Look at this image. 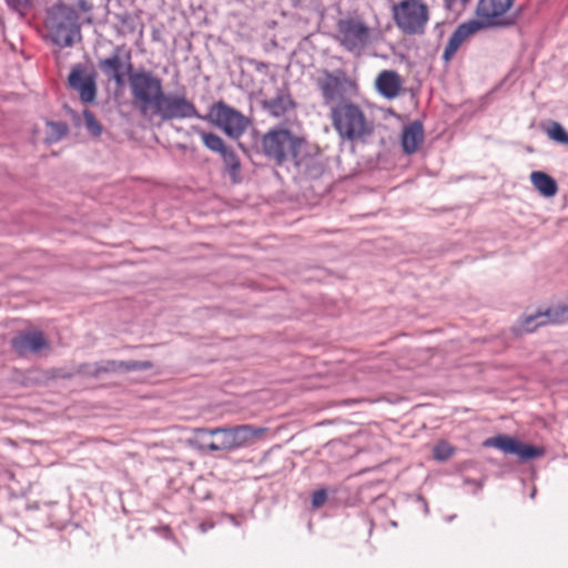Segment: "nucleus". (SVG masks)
Wrapping results in <instances>:
<instances>
[{
  "label": "nucleus",
  "instance_id": "1",
  "mask_svg": "<svg viewBox=\"0 0 568 568\" xmlns=\"http://www.w3.org/2000/svg\"><path fill=\"white\" fill-rule=\"evenodd\" d=\"M305 144L303 136L281 125L265 132L260 142L263 155L278 166L287 162L300 165L301 152Z\"/></svg>",
  "mask_w": 568,
  "mask_h": 568
},
{
  "label": "nucleus",
  "instance_id": "2",
  "mask_svg": "<svg viewBox=\"0 0 568 568\" xmlns=\"http://www.w3.org/2000/svg\"><path fill=\"white\" fill-rule=\"evenodd\" d=\"M128 62V81L134 106L143 116H149L163 93V81L146 69L133 70L131 52H125Z\"/></svg>",
  "mask_w": 568,
  "mask_h": 568
},
{
  "label": "nucleus",
  "instance_id": "3",
  "mask_svg": "<svg viewBox=\"0 0 568 568\" xmlns=\"http://www.w3.org/2000/svg\"><path fill=\"white\" fill-rule=\"evenodd\" d=\"M329 118L333 128L343 140L362 141L374 131V125L365 112L352 101L343 100L332 106Z\"/></svg>",
  "mask_w": 568,
  "mask_h": 568
},
{
  "label": "nucleus",
  "instance_id": "4",
  "mask_svg": "<svg viewBox=\"0 0 568 568\" xmlns=\"http://www.w3.org/2000/svg\"><path fill=\"white\" fill-rule=\"evenodd\" d=\"M373 38L374 29L361 16H346L336 21L334 40L349 53L361 55Z\"/></svg>",
  "mask_w": 568,
  "mask_h": 568
},
{
  "label": "nucleus",
  "instance_id": "5",
  "mask_svg": "<svg viewBox=\"0 0 568 568\" xmlns=\"http://www.w3.org/2000/svg\"><path fill=\"white\" fill-rule=\"evenodd\" d=\"M396 27L408 36L423 34L430 12L424 0H400L392 8Z\"/></svg>",
  "mask_w": 568,
  "mask_h": 568
},
{
  "label": "nucleus",
  "instance_id": "6",
  "mask_svg": "<svg viewBox=\"0 0 568 568\" xmlns=\"http://www.w3.org/2000/svg\"><path fill=\"white\" fill-rule=\"evenodd\" d=\"M205 119L234 140L240 139L250 125L247 116L224 101L213 103Z\"/></svg>",
  "mask_w": 568,
  "mask_h": 568
},
{
  "label": "nucleus",
  "instance_id": "7",
  "mask_svg": "<svg viewBox=\"0 0 568 568\" xmlns=\"http://www.w3.org/2000/svg\"><path fill=\"white\" fill-rule=\"evenodd\" d=\"M516 0H478L475 9L477 19L487 27L511 26L517 19L513 13Z\"/></svg>",
  "mask_w": 568,
  "mask_h": 568
},
{
  "label": "nucleus",
  "instance_id": "8",
  "mask_svg": "<svg viewBox=\"0 0 568 568\" xmlns=\"http://www.w3.org/2000/svg\"><path fill=\"white\" fill-rule=\"evenodd\" d=\"M152 113L159 115L162 121L201 118L195 104L184 94H164V92Z\"/></svg>",
  "mask_w": 568,
  "mask_h": 568
},
{
  "label": "nucleus",
  "instance_id": "9",
  "mask_svg": "<svg viewBox=\"0 0 568 568\" xmlns=\"http://www.w3.org/2000/svg\"><path fill=\"white\" fill-rule=\"evenodd\" d=\"M316 84L322 93L325 103H331L342 97L346 90H356L357 84L351 80L344 71L331 72L323 71V75L317 79Z\"/></svg>",
  "mask_w": 568,
  "mask_h": 568
},
{
  "label": "nucleus",
  "instance_id": "10",
  "mask_svg": "<svg viewBox=\"0 0 568 568\" xmlns=\"http://www.w3.org/2000/svg\"><path fill=\"white\" fill-rule=\"evenodd\" d=\"M485 446L495 447L506 454L517 455L521 460H529L544 455V449L524 444L507 435H498L484 442Z\"/></svg>",
  "mask_w": 568,
  "mask_h": 568
},
{
  "label": "nucleus",
  "instance_id": "11",
  "mask_svg": "<svg viewBox=\"0 0 568 568\" xmlns=\"http://www.w3.org/2000/svg\"><path fill=\"white\" fill-rule=\"evenodd\" d=\"M485 446L495 447L506 454L517 455L521 460H529L544 455V449L524 444L507 435H498L484 442Z\"/></svg>",
  "mask_w": 568,
  "mask_h": 568
},
{
  "label": "nucleus",
  "instance_id": "12",
  "mask_svg": "<svg viewBox=\"0 0 568 568\" xmlns=\"http://www.w3.org/2000/svg\"><path fill=\"white\" fill-rule=\"evenodd\" d=\"M195 439L200 443V449L209 452H231L232 442L229 428H200L195 430Z\"/></svg>",
  "mask_w": 568,
  "mask_h": 568
},
{
  "label": "nucleus",
  "instance_id": "13",
  "mask_svg": "<svg viewBox=\"0 0 568 568\" xmlns=\"http://www.w3.org/2000/svg\"><path fill=\"white\" fill-rule=\"evenodd\" d=\"M484 28L486 27L478 19H471L459 24L450 36L448 43L445 47L443 59L446 62L450 61L459 48Z\"/></svg>",
  "mask_w": 568,
  "mask_h": 568
},
{
  "label": "nucleus",
  "instance_id": "14",
  "mask_svg": "<svg viewBox=\"0 0 568 568\" xmlns=\"http://www.w3.org/2000/svg\"><path fill=\"white\" fill-rule=\"evenodd\" d=\"M68 82L70 88L79 93V97L83 103H91L97 97V85L94 78L88 75L81 65L72 68Z\"/></svg>",
  "mask_w": 568,
  "mask_h": 568
},
{
  "label": "nucleus",
  "instance_id": "15",
  "mask_svg": "<svg viewBox=\"0 0 568 568\" xmlns=\"http://www.w3.org/2000/svg\"><path fill=\"white\" fill-rule=\"evenodd\" d=\"M12 346L17 352L38 353L49 347V341L42 331L30 328L20 332L12 339Z\"/></svg>",
  "mask_w": 568,
  "mask_h": 568
},
{
  "label": "nucleus",
  "instance_id": "16",
  "mask_svg": "<svg viewBox=\"0 0 568 568\" xmlns=\"http://www.w3.org/2000/svg\"><path fill=\"white\" fill-rule=\"evenodd\" d=\"M122 50V47H116L110 57L101 59L98 63L102 73L109 80H113L118 87H122L124 84L125 73L123 72V69L125 68L128 70L126 58L124 57L123 60L120 54Z\"/></svg>",
  "mask_w": 568,
  "mask_h": 568
},
{
  "label": "nucleus",
  "instance_id": "17",
  "mask_svg": "<svg viewBox=\"0 0 568 568\" xmlns=\"http://www.w3.org/2000/svg\"><path fill=\"white\" fill-rule=\"evenodd\" d=\"M267 433L266 427H255L248 424L229 428L233 450L263 439Z\"/></svg>",
  "mask_w": 568,
  "mask_h": 568
},
{
  "label": "nucleus",
  "instance_id": "18",
  "mask_svg": "<svg viewBox=\"0 0 568 568\" xmlns=\"http://www.w3.org/2000/svg\"><path fill=\"white\" fill-rule=\"evenodd\" d=\"M262 108L270 115L282 118L296 109V102L287 89H282L274 98L263 100Z\"/></svg>",
  "mask_w": 568,
  "mask_h": 568
},
{
  "label": "nucleus",
  "instance_id": "19",
  "mask_svg": "<svg viewBox=\"0 0 568 568\" xmlns=\"http://www.w3.org/2000/svg\"><path fill=\"white\" fill-rule=\"evenodd\" d=\"M375 87L381 95L392 100L399 95L403 80L396 71L383 70L376 77Z\"/></svg>",
  "mask_w": 568,
  "mask_h": 568
},
{
  "label": "nucleus",
  "instance_id": "20",
  "mask_svg": "<svg viewBox=\"0 0 568 568\" xmlns=\"http://www.w3.org/2000/svg\"><path fill=\"white\" fill-rule=\"evenodd\" d=\"M551 313H554V307L548 308L545 312H537L536 314L527 315L517 322V324L514 326V332L516 334L531 333L539 326L547 324H558V322L554 321Z\"/></svg>",
  "mask_w": 568,
  "mask_h": 568
},
{
  "label": "nucleus",
  "instance_id": "21",
  "mask_svg": "<svg viewBox=\"0 0 568 568\" xmlns=\"http://www.w3.org/2000/svg\"><path fill=\"white\" fill-rule=\"evenodd\" d=\"M424 128L419 121H414L404 128L402 146L406 154H414L424 142Z\"/></svg>",
  "mask_w": 568,
  "mask_h": 568
},
{
  "label": "nucleus",
  "instance_id": "22",
  "mask_svg": "<svg viewBox=\"0 0 568 568\" xmlns=\"http://www.w3.org/2000/svg\"><path fill=\"white\" fill-rule=\"evenodd\" d=\"M51 32L52 41L60 47H71L74 43L75 37L81 38L80 26H68L47 23Z\"/></svg>",
  "mask_w": 568,
  "mask_h": 568
},
{
  "label": "nucleus",
  "instance_id": "23",
  "mask_svg": "<svg viewBox=\"0 0 568 568\" xmlns=\"http://www.w3.org/2000/svg\"><path fill=\"white\" fill-rule=\"evenodd\" d=\"M530 182L534 187L545 197H552L558 192L556 180L541 171H534L530 174Z\"/></svg>",
  "mask_w": 568,
  "mask_h": 568
},
{
  "label": "nucleus",
  "instance_id": "24",
  "mask_svg": "<svg viewBox=\"0 0 568 568\" xmlns=\"http://www.w3.org/2000/svg\"><path fill=\"white\" fill-rule=\"evenodd\" d=\"M78 21L79 14L73 8L65 4H58L52 9L47 23L79 26Z\"/></svg>",
  "mask_w": 568,
  "mask_h": 568
},
{
  "label": "nucleus",
  "instance_id": "25",
  "mask_svg": "<svg viewBox=\"0 0 568 568\" xmlns=\"http://www.w3.org/2000/svg\"><path fill=\"white\" fill-rule=\"evenodd\" d=\"M220 154L233 181L236 182L241 170V161L237 154L229 146H226Z\"/></svg>",
  "mask_w": 568,
  "mask_h": 568
},
{
  "label": "nucleus",
  "instance_id": "26",
  "mask_svg": "<svg viewBox=\"0 0 568 568\" xmlns=\"http://www.w3.org/2000/svg\"><path fill=\"white\" fill-rule=\"evenodd\" d=\"M544 130L550 140L568 145V132L559 122L550 121Z\"/></svg>",
  "mask_w": 568,
  "mask_h": 568
},
{
  "label": "nucleus",
  "instance_id": "27",
  "mask_svg": "<svg viewBox=\"0 0 568 568\" xmlns=\"http://www.w3.org/2000/svg\"><path fill=\"white\" fill-rule=\"evenodd\" d=\"M203 144L211 151L221 153L225 148V143L221 136L215 133H209L203 130H196Z\"/></svg>",
  "mask_w": 568,
  "mask_h": 568
},
{
  "label": "nucleus",
  "instance_id": "28",
  "mask_svg": "<svg viewBox=\"0 0 568 568\" xmlns=\"http://www.w3.org/2000/svg\"><path fill=\"white\" fill-rule=\"evenodd\" d=\"M48 133L45 141L53 143L62 139L68 133V125L62 122H47Z\"/></svg>",
  "mask_w": 568,
  "mask_h": 568
},
{
  "label": "nucleus",
  "instance_id": "29",
  "mask_svg": "<svg viewBox=\"0 0 568 568\" xmlns=\"http://www.w3.org/2000/svg\"><path fill=\"white\" fill-rule=\"evenodd\" d=\"M454 453L455 448L447 442H439L433 448V456L439 462L449 459Z\"/></svg>",
  "mask_w": 568,
  "mask_h": 568
},
{
  "label": "nucleus",
  "instance_id": "30",
  "mask_svg": "<svg viewBox=\"0 0 568 568\" xmlns=\"http://www.w3.org/2000/svg\"><path fill=\"white\" fill-rule=\"evenodd\" d=\"M470 0H444V6L449 11H463Z\"/></svg>",
  "mask_w": 568,
  "mask_h": 568
},
{
  "label": "nucleus",
  "instance_id": "31",
  "mask_svg": "<svg viewBox=\"0 0 568 568\" xmlns=\"http://www.w3.org/2000/svg\"><path fill=\"white\" fill-rule=\"evenodd\" d=\"M554 321L559 323L568 321V305L554 306Z\"/></svg>",
  "mask_w": 568,
  "mask_h": 568
},
{
  "label": "nucleus",
  "instance_id": "32",
  "mask_svg": "<svg viewBox=\"0 0 568 568\" xmlns=\"http://www.w3.org/2000/svg\"><path fill=\"white\" fill-rule=\"evenodd\" d=\"M84 118L87 122L88 129L94 134L99 135L101 133V126L99 125L98 121L95 120L94 115L91 112H84Z\"/></svg>",
  "mask_w": 568,
  "mask_h": 568
},
{
  "label": "nucleus",
  "instance_id": "33",
  "mask_svg": "<svg viewBox=\"0 0 568 568\" xmlns=\"http://www.w3.org/2000/svg\"><path fill=\"white\" fill-rule=\"evenodd\" d=\"M326 499H327V494L324 489L316 490L312 495V505L314 508H320L321 506H323L325 504Z\"/></svg>",
  "mask_w": 568,
  "mask_h": 568
},
{
  "label": "nucleus",
  "instance_id": "34",
  "mask_svg": "<svg viewBox=\"0 0 568 568\" xmlns=\"http://www.w3.org/2000/svg\"><path fill=\"white\" fill-rule=\"evenodd\" d=\"M10 3L14 4L17 8H26L29 3V0H9Z\"/></svg>",
  "mask_w": 568,
  "mask_h": 568
},
{
  "label": "nucleus",
  "instance_id": "35",
  "mask_svg": "<svg viewBox=\"0 0 568 568\" xmlns=\"http://www.w3.org/2000/svg\"><path fill=\"white\" fill-rule=\"evenodd\" d=\"M79 8H80L81 10H83V11H89V10H90V7H89V6L87 4V2H85V1H83V0H81V1L79 2Z\"/></svg>",
  "mask_w": 568,
  "mask_h": 568
}]
</instances>
